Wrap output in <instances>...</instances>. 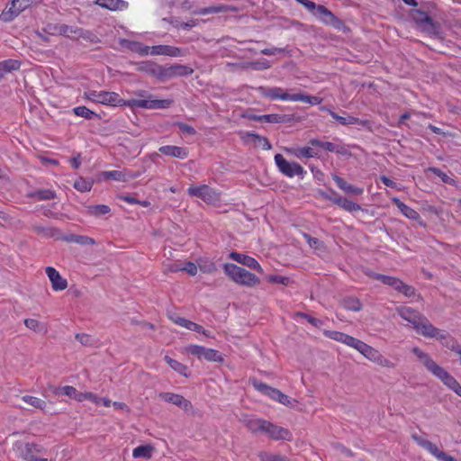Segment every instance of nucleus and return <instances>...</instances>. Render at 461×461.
Returning <instances> with one entry per match:
<instances>
[{
  "label": "nucleus",
  "instance_id": "nucleus-59",
  "mask_svg": "<svg viewBox=\"0 0 461 461\" xmlns=\"http://www.w3.org/2000/svg\"><path fill=\"white\" fill-rule=\"evenodd\" d=\"M296 315L306 320L309 323H311L314 327L318 328L322 325V321L320 319L312 317V316L309 315L308 313L299 312L296 313Z\"/></svg>",
  "mask_w": 461,
  "mask_h": 461
},
{
  "label": "nucleus",
  "instance_id": "nucleus-1",
  "mask_svg": "<svg viewBox=\"0 0 461 461\" xmlns=\"http://www.w3.org/2000/svg\"><path fill=\"white\" fill-rule=\"evenodd\" d=\"M140 97H146V99H129L124 100L120 97L119 94L110 91H101L99 104L109 106H127L130 108H142V109H167L172 104V99H154L152 95H149L145 90H140L135 94Z\"/></svg>",
  "mask_w": 461,
  "mask_h": 461
},
{
  "label": "nucleus",
  "instance_id": "nucleus-56",
  "mask_svg": "<svg viewBox=\"0 0 461 461\" xmlns=\"http://www.w3.org/2000/svg\"><path fill=\"white\" fill-rule=\"evenodd\" d=\"M104 176L106 179H113L115 181H125V175L122 171L111 170L104 172Z\"/></svg>",
  "mask_w": 461,
  "mask_h": 461
},
{
  "label": "nucleus",
  "instance_id": "nucleus-57",
  "mask_svg": "<svg viewBox=\"0 0 461 461\" xmlns=\"http://www.w3.org/2000/svg\"><path fill=\"white\" fill-rule=\"evenodd\" d=\"M397 292L402 293L408 298L413 297L416 294V289L404 282H402Z\"/></svg>",
  "mask_w": 461,
  "mask_h": 461
},
{
  "label": "nucleus",
  "instance_id": "nucleus-24",
  "mask_svg": "<svg viewBox=\"0 0 461 461\" xmlns=\"http://www.w3.org/2000/svg\"><path fill=\"white\" fill-rule=\"evenodd\" d=\"M332 178L335 181L338 187L344 191L346 194L358 196L364 193V189L362 187H358L349 184L344 178L338 175H333Z\"/></svg>",
  "mask_w": 461,
  "mask_h": 461
},
{
  "label": "nucleus",
  "instance_id": "nucleus-15",
  "mask_svg": "<svg viewBox=\"0 0 461 461\" xmlns=\"http://www.w3.org/2000/svg\"><path fill=\"white\" fill-rule=\"evenodd\" d=\"M260 93L262 95L271 100H282V101H292L294 102V94H288L281 87H260Z\"/></svg>",
  "mask_w": 461,
  "mask_h": 461
},
{
  "label": "nucleus",
  "instance_id": "nucleus-22",
  "mask_svg": "<svg viewBox=\"0 0 461 461\" xmlns=\"http://www.w3.org/2000/svg\"><path fill=\"white\" fill-rule=\"evenodd\" d=\"M355 349H357L359 353H361L365 357H366L368 360L376 363L379 356L380 351L376 348H374L373 347L367 345L364 341L358 339L357 344L354 347Z\"/></svg>",
  "mask_w": 461,
  "mask_h": 461
},
{
  "label": "nucleus",
  "instance_id": "nucleus-7",
  "mask_svg": "<svg viewBox=\"0 0 461 461\" xmlns=\"http://www.w3.org/2000/svg\"><path fill=\"white\" fill-rule=\"evenodd\" d=\"M187 194L190 196L198 197L209 204H214L221 200V193L207 185H190Z\"/></svg>",
  "mask_w": 461,
  "mask_h": 461
},
{
  "label": "nucleus",
  "instance_id": "nucleus-2",
  "mask_svg": "<svg viewBox=\"0 0 461 461\" xmlns=\"http://www.w3.org/2000/svg\"><path fill=\"white\" fill-rule=\"evenodd\" d=\"M242 422L251 433L265 434L269 438L276 441H291L293 439V434L288 429L274 424L269 420L247 415L242 418Z\"/></svg>",
  "mask_w": 461,
  "mask_h": 461
},
{
  "label": "nucleus",
  "instance_id": "nucleus-62",
  "mask_svg": "<svg viewBox=\"0 0 461 461\" xmlns=\"http://www.w3.org/2000/svg\"><path fill=\"white\" fill-rule=\"evenodd\" d=\"M176 126H177L181 132H183L184 134L194 135L196 133L195 129L189 124L177 122H176Z\"/></svg>",
  "mask_w": 461,
  "mask_h": 461
},
{
  "label": "nucleus",
  "instance_id": "nucleus-63",
  "mask_svg": "<svg viewBox=\"0 0 461 461\" xmlns=\"http://www.w3.org/2000/svg\"><path fill=\"white\" fill-rule=\"evenodd\" d=\"M198 268L199 267L197 264L188 261L185 264V266L182 268H180V270L185 271L188 275L194 276L197 274Z\"/></svg>",
  "mask_w": 461,
  "mask_h": 461
},
{
  "label": "nucleus",
  "instance_id": "nucleus-64",
  "mask_svg": "<svg viewBox=\"0 0 461 461\" xmlns=\"http://www.w3.org/2000/svg\"><path fill=\"white\" fill-rule=\"evenodd\" d=\"M76 339L79 341L83 346H92L93 339L92 337L86 333H77L75 336Z\"/></svg>",
  "mask_w": 461,
  "mask_h": 461
},
{
  "label": "nucleus",
  "instance_id": "nucleus-34",
  "mask_svg": "<svg viewBox=\"0 0 461 461\" xmlns=\"http://www.w3.org/2000/svg\"><path fill=\"white\" fill-rule=\"evenodd\" d=\"M323 149L342 156H351V152L348 149V146L345 144H335L333 142L325 141Z\"/></svg>",
  "mask_w": 461,
  "mask_h": 461
},
{
  "label": "nucleus",
  "instance_id": "nucleus-23",
  "mask_svg": "<svg viewBox=\"0 0 461 461\" xmlns=\"http://www.w3.org/2000/svg\"><path fill=\"white\" fill-rule=\"evenodd\" d=\"M324 335L330 339L341 342L353 348L358 340L357 338L336 330H324Z\"/></svg>",
  "mask_w": 461,
  "mask_h": 461
},
{
  "label": "nucleus",
  "instance_id": "nucleus-44",
  "mask_svg": "<svg viewBox=\"0 0 461 461\" xmlns=\"http://www.w3.org/2000/svg\"><path fill=\"white\" fill-rule=\"evenodd\" d=\"M247 138L252 139L257 145L261 146L265 150H269L272 149L271 143L266 137L260 136L257 133L248 132Z\"/></svg>",
  "mask_w": 461,
  "mask_h": 461
},
{
  "label": "nucleus",
  "instance_id": "nucleus-43",
  "mask_svg": "<svg viewBox=\"0 0 461 461\" xmlns=\"http://www.w3.org/2000/svg\"><path fill=\"white\" fill-rule=\"evenodd\" d=\"M93 184V180L80 176L75 180L73 186L76 190L85 193L92 189Z\"/></svg>",
  "mask_w": 461,
  "mask_h": 461
},
{
  "label": "nucleus",
  "instance_id": "nucleus-10",
  "mask_svg": "<svg viewBox=\"0 0 461 461\" xmlns=\"http://www.w3.org/2000/svg\"><path fill=\"white\" fill-rule=\"evenodd\" d=\"M412 439L421 447L426 449L430 455H432L438 461H458L455 457L447 455L446 452L438 449L437 445L431 441L422 438L417 434L411 436Z\"/></svg>",
  "mask_w": 461,
  "mask_h": 461
},
{
  "label": "nucleus",
  "instance_id": "nucleus-18",
  "mask_svg": "<svg viewBox=\"0 0 461 461\" xmlns=\"http://www.w3.org/2000/svg\"><path fill=\"white\" fill-rule=\"evenodd\" d=\"M24 10L26 5H18L17 0H12L11 5L1 13L0 21L10 23Z\"/></svg>",
  "mask_w": 461,
  "mask_h": 461
},
{
  "label": "nucleus",
  "instance_id": "nucleus-9",
  "mask_svg": "<svg viewBox=\"0 0 461 461\" xmlns=\"http://www.w3.org/2000/svg\"><path fill=\"white\" fill-rule=\"evenodd\" d=\"M159 78H171L175 77H185L192 75L194 69L188 66L175 64L169 67L158 66L154 71Z\"/></svg>",
  "mask_w": 461,
  "mask_h": 461
},
{
  "label": "nucleus",
  "instance_id": "nucleus-40",
  "mask_svg": "<svg viewBox=\"0 0 461 461\" xmlns=\"http://www.w3.org/2000/svg\"><path fill=\"white\" fill-rule=\"evenodd\" d=\"M153 450L154 448L150 445H140L133 449L132 456L134 458L149 459L152 456Z\"/></svg>",
  "mask_w": 461,
  "mask_h": 461
},
{
  "label": "nucleus",
  "instance_id": "nucleus-28",
  "mask_svg": "<svg viewBox=\"0 0 461 461\" xmlns=\"http://www.w3.org/2000/svg\"><path fill=\"white\" fill-rule=\"evenodd\" d=\"M95 5L111 11L124 10L128 7V3L124 0H95Z\"/></svg>",
  "mask_w": 461,
  "mask_h": 461
},
{
  "label": "nucleus",
  "instance_id": "nucleus-4",
  "mask_svg": "<svg viewBox=\"0 0 461 461\" xmlns=\"http://www.w3.org/2000/svg\"><path fill=\"white\" fill-rule=\"evenodd\" d=\"M222 268L224 273L236 284L251 287L260 282L255 274L235 264L225 263Z\"/></svg>",
  "mask_w": 461,
  "mask_h": 461
},
{
  "label": "nucleus",
  "instance_id": "nucleus-46",
  "mask_svg": "<svg viewBox=\"0 0 461 461\" xmlns=\"http://www.w3.org/2000/svg\"><path fill=\"white\" fill-rule=\"evenodd\" d=\"M23 322H24V325L28 329H30L35 332H38V333H46L47 332L46 326L43 323L40 322L38 320L29 318V319H25Z\"/></svg>",
  "mask_w": 461,
  "mask_h": 461
},
{
  "label": "nucleus",
  "instance_id": "nucleus-60",
  "mask_svg": "<svg viewBox=\"0 0 461 461\" xmlns=\"http://www.w3.org/2000/svg\"><path fill=\"white\" fill-rule=\"evenodd\" d=\"M267 281L273 284H281L284 285H287L290 283V278L287 276H278V275H271L267 276Z\"/></svg>",
  "mask_w": 461,
  "mask_h": 461
},
{
  "label": "nucleus",
  "instance_id": "nucleus-3",
  "mask_svg": "<svg viewBox=\"0 0 461 461\" xmlns=\"http://www.w3.org/2000/svg\"><path fill=\"white\" fill-rule=\"evenodd\" d=\"M397 314L404 321H406L411 329L422 337H426L429 330H432V323L429 320L420 313L418 310L405 305H401L395 308Z\"/></svg>",
  "mask_w": 461,
  "mask_h": 461
},
{
  "label": "nucleus",
  "instance_id": "nucleus-35",
  "mask_svg": "<svg viewBox=\"0 0 461 461\" xmlns=\"http://www.w3.org/2000/svg\"><path fill=\"white\" fill-rule=\"evenodd\" d=\"M372 276H373V278L382 282L384 285L393 287L396 291H398V289L402 282L401 279H399L397 277L391 276H385V275H382V274H374Z\"/></svg>",
  "mask_w": 461,
  "mask_h": 461
},
{
  "label": "nucleus",
  "instance_id": "nucleus-50",
  "mask_svg": "<svg viewBox=\"0 0 461 461\" xmlns=\"http://www.w3.org/2000/svg\"><path fill=\"white\" fill-rule=\"evenodd\" d=\"M165 361L169 365V366L175 370L176 372H177L178 374L180 375H183L185 376H186V371H187V366H185L184 364L178 362L177 360H175L173 358H171L170 357L168 356H166L165 357Z\"/></svg>",
  "mask_w": 461,
  "mask_h": 461
},
{
  "label": "nucleus",
  "instance_id": "nucleus-45",
  "mask_svg": "<svg viewBox=\"0 0 461 461\" xmlns=\"http://www.w3.org/2000/svg\"><path fill=\"white\" fill-rule=\"evenodd\" d=\"M322 99L319 96L315 95H308L303 93H296L294 94V102H304L310 104H321Z\"/></svg>",
  "mask_w": 461,
  "mask_h": 461
},
{
  "label": "nucleus",
  "instance_id": "nucleus-32",
  "mask_svg": "<svg viewBox=\"0 0 461 461\" xmlns=\"http://www.w3.org/2000/svg\"><path fill=\"white\" fill-rule=\"evenodd\" d=\"M111 212L110 206L106 204H95L86 207V213L88 216L99 218Z\"/></svg>",
  "mask_w": 461,
  "mask_h": 461
},
{
  "label": "nucleus",
  "instance_id": "nucleus-33",
  "mask_svg": "<svg viewBox=\"0 0 461 461\" xmlns=\"http://www.w3.org/2000/svg\"><path fill=\"white\" fill-rule=\"evenodd\" d=\"M289 151L298 158H312L319 156L318 152L312 147H298L289 149Z\"/></svg>",
  "mask_w": 461,
  "mask_h": 461
},
{
  "label": "nucleus",
  "instance_id": "nucleus-42",
  "mask_svg": "<svg viewBox=\"0 0 461 461\" xmlns=\"http://www.w3.org/2000/svg\"><path fill=\"white\" fill-rule=\"evenodd\" d=\"M68 242H74L83 246H89L95 244V240L88 236L72 234L65 239Z\"/></svg>",
  "mask_w": 461,
  "mask_h": 461
},
{
  "label": "nucleus",
  "instance_id": "nucleus-19",
  "mask_svg": "<svg viewBox=\"0 0 461 461\" xmlns=\"http://www.w3.org/2000/svg\"><path fill=\"white\" fill-rule=\"evenodd\" d=\"M391 201L406 218L413 221H420V224L421 226L425 225L416 210L402 203L398 197H392Z\"/></svg>",
  "mask_w": 461,
  "mask_h": 461
},
{
  "label": "nucleus",
  "instance_id": "nucleus-25",
  "mask_svg": "<svg viewBox=\"0 0 461 461\" xmlns=\"http://www.w3.org/2000/svg\"><path fill=\"white\" fill-rule=\"evenodd\" d=\"M158 151L165 156L185 159L188 157V150L186 148L178 147L174 145L161 146Z\"/></svg>",
  "mask_w": 461,
  "mask_h": 461
},
{
  "label": "nucleus",
  "instance_id": "nucleus-58",
  "mask_svg": "<svg viewBox=\"0 0 461 461\" xmlns=\"http://www.w3.org/2000/svg\"><path fill=\"white\" fill-rule=\"evenodd\" d=\"M252 385L257 391L267 396L271 390V386L257 379L252 380Z\"/></svg>",
  "mask_w": 461,
  "mask_h": 461
},
{
  "label": "nucleus",
  "instance_id": "nucleus-21",
  "mask_svg": "<svg viewBox=\"0 0 461 461\" xmlns=\"http://www.w3.org/2000/svg\"><path fill=\"white\" fill-rule=\"evenodd\" d=\"M75 29L76 27L64 23H49L44 29V32L50 35H61L68 37L70 33L74 34Z\"/></svg>",
  "mask_w": 461,
  "mask_h": 461
},
{
  "label": "nucleus",
  "instance_id": "nucleus-54",
  "mask_svg": "<svg viewBox=\"0 0 461 461\" xmlns=\"http://www.w3.org/2000/svg\"><path fill=\"white\" fill-rule=\"evenodd\" d=\"M285 115L271 113V114H263L261 119L264 120V122L267 123H282L285 120Z\"/></svg>",
  "mask_w": 461,
  "mask_h": 461
},
{
  "label": "nucleus",
  "instance_id": "nucleus-38",
  "mask_svg": "<svg viewBox=\"0 0 461 461\" xmlns=\"http://www.w3.org/2000/svg\"><path fill=\"white\" fill-rule=\"evenodd\" d=\"M197 266L200 271L205 274H212L217 270L215 263L208 258H199Z\"/></svg>",
  "mask_w": 461,
  "mask_h": 461
},
{
  "label": "nucleus",
  "instance_id": "nucleus-17",
  "mask_svg": "<svg viewBox=\"0 0 461 461\" xmlns=\"http://www.w3.org/2000/svg\"><path fill=\"white\" fill-rule=\"evenodd\" d=\"M45 272L54 291H63L68 287V281L53 267H47Z\"/></svg>",
  "mask_w": 461,
  "mask_h": 461
},
{
  "label": "nucleus",
  "instance_id": "nucleus-47",
  "mask_svg": "<svg viewBox=\"0 0 461 461\" xmlns=\"http://www.w3.org/2000/svg\"><path fill=\"white\" fill-rule=\"evenodd\" d=\"M74 34H76L77 37L82 38L90 42H98L99 41L98 37L94 32H92L91 31L80 28V27H76Z\"/></svg>",
  "mask_w": 461,
  "mask_h": 461
},
{
  "label": "nucleus",
  "instance_id": "nucleus-29",
  "mask_svg": "<svg viewBox=\"0 0 461 461\" xmlns=\"http://www.w3.org/2000/svg\"><path fill=\"white\" fill-rule=\"evenodd\" d=\"M447 387L454 391L458 396L461 397V385L458 381L450 375L447 370L438 378Z\"/></svg>",
  "mask_w": 461,
  "mask_h": 461
},
{
  "label": "nucleus",
  "instance_id": "nucleus-31",
  "mask_svg": "<svg viewBox=\"0 0 461 461\" xmlns=\"http://www.w3.org/2000/svg\"><path fill=\"white\" fill-rule=\"evenodd\" d=\"M21 62L17 59H5L0 61V80L5 77V74L19 70Z\"/></svg>",
  "mask_w": 461,
  "mask_h": 461
},
{
  "label": "nucleus",
  "instance_id": "nucleus-11",
  "mask_svg": "<svg viewBox=\"0 0 461 461\" xmlns=\"http://www.w3.org/2000/svg\"><path fill=\"white\" fill-rule=\"evenodd\" d=\"M411 351L426 369L437 378H439L446 371L445 368L438 365L428 353L424 352L420 348L414 347Z\"/></svg>",
  "mask_w": 461,
  "mask_h": 461
},
{
  "label": "nucleus",
  "instance_id": "nucleus-53",
  "mask_svg": "<svg viewBox=\"0 0 461 461\" xmlns=\"http://www.w3.org/2000/svg\"><path fill=\"white\" fill-rule=\"evenodd\" d=\"M76 392H77V389L74 387V386H71V385H65V386H61V387H57L53 393L55 394H65L72 399L75 398L76 396Z\"/></svg>",
  "mask_w": 461,
  "mask_h": 461
},
{
  "label": "nucleus",
  "instance_id": "nucleus-5",
  "mask_svg": "<svg viewBox=\"0 0 461 461\" xmlns=\"http://www.w3.org/2000/svg\"><path fill=\"white\" fill-rule=\"evenodd\" d=\"M433 330H429V334L426 335L427 339H435L438 340L442 346L455 352L459 357V363L461 365V344L457 340L445 330H439L432 325Z\"/></svg>",
  "mask_w": 461,
  "mask_h": 461
},
{
  "label": "nucleus",
  "instance_id": "nucleus-8",
  "mask_svg": "<svg viewBox=\"0 0 461 461\" xmlns=\"http://www.w3.org/2000/svg\"><path fill=\"white\" fill-rule=\"evenodd\" d=\"M322 111H326L329 113V114L337 121L339 124L347 126V125H358L362 128H365L368 131H372L373 127V122L370 120H363L359 119L357 117L352 116L350 114H348L346 112H343L345 116L339 115L334 111L330 110V108H327L325 106L321 108Z\"/></svg>",
  "mask_w": 461,
  "mask_h": 461
},
{
  "label": "nucleus",
  "instance_id": "nucleus-41",
  "mask_svg": "<svg viewBox=\"0 0 461 461\" xmlns=\"http://www.w3.org/2000/svg\"><path fill=\"white\" fill-rule=\"evenodd\" d=\"M73 113L77 116L83 117L86 120H92V119H100V115L97 114L95 112L90 110L86 106L81 105L77 106L73 108Z\"/></svg>",
  "mask_w": 461,
  "mask_h": 461
},
{
  "label": "nucleus",
  "instance_id": "nucleus-61",
  "mask_svg": "<svg viewBox=\"0 0 461 461\" xmlns=\"http://www.w3.org/2000/svg\"><path fill=\"white\" fill-rule=\"evenodd\" d=\"M101 91L88 90L84 93L85 99L95 104H99Z\"/></svg>",
  "mask_w": 461,
  "mask_h": 461
},
{
  "label": "nucleus",
  "instance_id": "nucleus-48",
  "mask_svg": "<svg viewBox=\"0 0 461 461\" xmlns=\"http://www.w3.org/2000/svg\"><path fill=\"white\" fill-rule=\"evenodd\" d=\"M22 400L24 402L32 405V407L41 410V411H43L47 406V403L45 401H43L38 397H35V396L24 395L22 397Z\"/></svg>",
  "mask_w": 461,
  "mask_h": 461
},
{
  "label": "nucleus",
  "instance_id": "nucleus-30",
  "mask_svg": "<svg viewBox=\"0 0 461 461\" xmlns=\"http://www.w3.org/2000/svg\"><path fill=\"white\" fill-rule=\"evenodd\" d=\"M334 204L348 212H357L362 209L360 204L340 195H337V198L334 199Z\"/></svg>",
  "mask_w": 461,
  "mask_h": 461
},
{
  "label": "nucleus",
  "instance_id": "nucleus-37",
  "mask_svg": "<svg viewBox=\"0 0 461 461\" xmlns=\"http://www.w3.org/2000/svg\"><path fill=\"white\" fill-rule=\"evenodd\" d=\"M173 321L183 327V328H185L189 330H193V331H195V332H203V327L200 324H197L195 322H193L189 320H186L185 318H182V317H176L175 319H173Z\"/></svg>",
  "mask_w": 461,
  "mask_h": 461
},
{
  "label": "nucleus",
  "instance_id": "nucleus-26",
  "mask_svg": "<svg viewBox=\"0 0 461 461\" xmlns=\"http://www.w3.org/2000/svg\"><path fill=\"white\" fill-rule=\"evenodd\" d=\"M26 197L37 201H49L57 197V193L51 189H37L30 191L26 194Z\"/></svg>",
  "mask_w": 461,
  "mask_h": 461
},
{
  "label": "nucleus",
  "instance_id": "nucleus-12",
  "mask_svg": "<svg viewBox=\"0 0 461 461\" xmlns=\"http://www.w3.org/2000/svg\"><path fill=\"white\" fill-rule=\"evenodd\" d=\"M314 16L322 23L330 25L337 30H341L345 26L341 19L338 18L330 10L321 5H319V8L317 12H315Z\"/></svg>",
  "mask_w": 461,
  "mask_h": 461
},
{
  "label": "nucleus",
  "instance_id": "nucleus-51",
  "mask_svg": "<svg viewBox=\"0 0 461 461\" xmlns=\"http://www.w3.org/2000/svg\"><path fill=\"white\" fill-rule=\"evenodd\" d=\"M203 359H205L206 361H209V362H217V363L223 362V357L218 350L212 349V348H205V351H204Z\"/></svg>",
  "mask_w": 461,
  "mask_h": 461
},
{
  "label": "nucleus",
  "instance_id": "nucleus-39",
  "mask_svg": "<svg viewBox=\"0 0 461 461\" xmlns=\"http://www.w3.org/2000/svg\"><path fill=\"white\" fill-rule=\"evenodd\" d=\"M341 303H342V306L346 310L351 311V312H359V311H361V309L363 307V304L360 302V300L358 298L353 297V296L345 297L342 300Z\"/></svg>",
  "mask_w": 461,
  "mask_h": 461
},
{
  "label": "nucleus",
  "instance_id": "nucleus-49",
  "mask_svg": "<svg viewBox=\"0 0 461 461\" xmlns=\"http://www.w3.org/2000/svg\"><path fill=\"white\" fill-rule=\"evenodd\" d=\"M429 171L433 173L435 176H438L443 183L453 185V186L456 185V181L454 178L448 176L440 168L435 167H429Z\"/></svg>",
  "mask_w": 461,
  "mask_h": 461
},
{
  "label": "nucleus",
  "instance_id": "nucleus-55",
  "mask_svg": "<svg viewBox=\"0 0 461 461\" xmlns=\"http://www.w3.org/2000/svg\"><path fill=\"white\" fill-rule=\"evenodd\" d=\"M131 50L140 53V55L150 54L151 47L142 45L141 43L137 41L131 42Z\"/></svg>",
  "mask_w": 461,
  "mask_h": 461
},
{
  "label": "nucleus",
  "instance_id": "nucleus-16",
  "mask_svg": "<svg viewBox=\"0 0 461 461\" xmlns=\"http://www.w3.org/2000/svg\"><path fill=\"white\" fill-rule=\"evenodd\" d=\"M14 450L19 457L31 461L36 453L41 452V447L33 443H16Z\"/></svg>",
  "mask_w": 461,
  "mask_h": 461
},
{
  "label": "nucleus",
  "instance_id": "nucleus-14",
  "mask_svg": "<svg viewBox=\"0 0 461 461\" xmlns=\"http://www.w3.org/2000/svg\"><path fill=\"white\" fill-rule=\"evenodd\" d=\"M159 398L167 402L180 407L185 411H189L193 409L192 402L189 400L185 399L184 396L177 393L169 392L160 393Z\"/></svg>",
  "mask_w": 461,
  "mask_h": 461
},
{
  "label": "nucleus",
  "instance_id": "nucleus-36",
  "mask_svg": "<svg viewBox=\"0 0 461 461\" xmlns=\"http://www.w3.org/2000/svg\"><path fill=\"white\" fill-rule=\"evenodd\" d=\"M234 8L226 5H212L204 8H201L195 12L196 14L206 15L210 14H219L232 11Z\"/></svg>",
  "mask_w": 461,
  "mask_h": 461
},
{
  "label": "nucleus",
  "instance_id": "nucleus-6",
  "mask_svg": "<svg viewBox=\"0 0 461 461\" xmlns=\"http://www.w3.org/2000/svg\"><path fill=\"white\" fill-rule=\"evenodd\" d=\"M275 163L278 170L287 177L292 178L298 176L301 178H303L306 175V171L299 163L286 160L282 154H276L275 156Z\"/></svg>",
  "mask_w": 461,
  "mask_h": 461
},
{
  "label": "nucleus",
  "instance_id": "nucleus-52",
  "mask_svg": "<svg viewBox=\"0 0 461 461\" xmlns=\"http://www.w3.org/2000/svg\"><path fill=\"white\" fill-rule=\"evenodd\" d=\"M205 348H206L199 345H189L186 347L185 351L188 354L197 357L199 359H203Z\"/></svg>",
  "mask_w": 461,
  "mask_h": 461
},
{
  "label": "nucleus",
  "instance_id": "nucleus-20",
  "mask_svg": "<svg viewBox=\"0 0 461 461\" xmlns=\"http://www.w3.org/2000/svg\"><path fill=\"white\" fill-rule=\"evenodd\" d=\"M229 258L238 263H240L251 269L258 270V272H262V268L259 263L252 257L241 254L236 251H232L230 253Z\"/></svg>",
  "mask_w": 461,
  "mask_h": 461
},
{
  "label": "nucleus",
  "instance_id": "nucleus-27",
  "mask_svg": "<svg viewBox=\"0 0 461 461\" xmlns=\"http://www.w3.org/2000/svg\"><path fill=\"white\" fill-rule=\"evenodd\" d=\"M181 54V50L177 47L169 45H156L151 47L150 55H165L177 57Z\"/></svg>",
  "mask_w": 461,
  "mask_h": 461
},
{
  "label": "nucleus",
  "instance_id": "nucleus-13",
  "mask_svg": "<svg viewBox=\"0 0 461 461\" xmlns=\"http://www.w3.org/2000/svg\"><path fill=\"white\" fill-rule=\"evenodd\" d=\"M411 15L413 20L418 24L424 26V29L427 30L429 33H439V26L432 20V18L426 12L415 9L411 11Z\"/></svg>",
  "mask_w": 461,
  "mask_h": 461
}]
</instances>
